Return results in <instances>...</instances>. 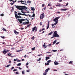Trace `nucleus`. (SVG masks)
Masks as SVG:
<instances>
[{"label": "nucleus", "instance_id": "aec40b11", "mask_svg": "<svg viewBox=\"0 0 75 75\" xmlns=\"http://www.w3.org/2000/svg\"><path fill=\"white\" fill-rule=\"evenodd\" d=\"M2 28V30L3 31H6V29H5L4 28Z\"/></svg>", "mask_w": 75, "mask_h": 75}, {"label": "nucleus", "instance_id": "f257e3e1", "mask_svg": "<svg viewBox=\"0 0 75 75\" xmlns=\"http://www.w3.org/2000/svg\"><path fill=\"white\" fill-rule=\"evenodd\" d=\"M16 8L18 9L19 10H24V9L25 10H27L28 8V7H26L25 6H17L16 5L15 6Z\"/></svg>", "mask_w": 75, "mask_h": 75}, {"label": "nucleus", "instance_id": "9d476101", "mask_svg": "<svg viewBox=\"0 0 75 75\" xmlns=\"http://www.w3.org/2000/svg\"><path fill=\"white\" fill-rule=\"evenodd\" d=\"M7 50H4V51H3V54H6L7 53Z\"/></svg>", "mask_w": 75, "mask_h": 75}, {"label": "nucleus", "instance_id": "2eb2a0df", "mask_svg": "<svg viewBox=\"0 0 75 75\" xmlns=\"http://www.w3.org/2000/svg\"><path fill=\"white\" fill-rule=\"evenodd\" d=\"M48 70H50L49 68H48L47 69H46L45 72H46V73H47V72H48Z\"/></svg>", "mask_w": 75, "mask_h": 75}, {"label": "nucleus", "instance_id": "c9c22d12", "mask_svg": "<svg viewBox=\"0 0 75 75\" xmlns=\"http://www.w3.org/2000/svg\"><path fill=\"white\" fill-rule=\"evenodd\" d=\"M40 60H41V58H39V59H37V61H40Z\"/></svg>", "mask_w": 75, "mask_h": 75}, {"label": "nucleus", "instance_id": "6ab92c4d", "mask_svg": "<svg viewBox=\"0 0 75 75\" xmlns=\"http://www.w3.org/2000/svg\"><path fill=\"white\" fill-rule=\"evenodd\" d=\"M17 18H22V17L21 16H17V18H16V19H17Z\"/></svg>", "mask_w": 75, "mask_h": 75}, {"label": "nucleus", "instance_id": "2f4dec72", "mask_svg": "<svg viewBox=\"0 0 75 75\" xmlns=\"http://www.w3.org/2000/svg\"><path fill=\"white\" fill-rule=\"evenodd\" d=\"M35 50V47H34L33 48H32V51H34Z\"/></svg>", "mask_w": 75, "mask_h": 75}, {"label": "nucleus", "instance_id": "20e7f679", "mask_svg": "<svg viewBox=\"0 0 75 75\" xmlns=\"http://www.w3.org/2000/svg\"><path fill=\"white\" fill-rule=\"evenodd\" d=\"M18 20L21 24V23H22V21H25V20H26V19H19L18 18Z\"/></svg>", "mask_w": 75, "mask_h": 75}, {"label": "nucleus", "instance_id": "c03bdc74", "mask_svg": "<svg viewBox=\"0 0 75 75\" xmlns=\"http://www.w3.org/2000/svg\"><path fill=\"white\" fill-rule=\"evenodd\" d=\"M1 37L2 38H4L5 37L4 36H1Z\"/></svg>", "mask_w": 75, "mask_h": 75}, {"label": "nucleus", "instance_id": "13d9d810", "mask_svg": "<svg viewBox=\"0 0 75 75\" xmlns=\"http://www.w3.org/2000/svg\"><path fill=\"white\" fill-rule=\"evenodd\" d=\"M42 22H41L40 23V25H42Z\"/></svg>", "mask_w": 75, "mask_h": 75}, {"label": "nucleus", "instance_id": "4c0bfd02", "mask_svg": "<svg viewBox=\"0 0 75 75\" xmlns=\"http://www.w3.org/2000/svg\"><path fill=\"white\" fill-rule=\"evenodd\" d=\"M32 17H35V14L34 13L33 15H32Z\"/></svg>", "mask_w": 75, "mask_h": 75}, {"label": "nucleus", "instance_id": "f03ea898", "mask_svg": "<svg viewBox=\"0 0 75 75\" xmlns=\"http://www.w3.org/2000/svg\"><path fill=\"white\" fill-rule=\"evenodd\" d=\"M53 36H54V37H58V38L59 37V35L57 33V31L54 32Z\"/></svg>", "mask_w": 75, "mask_h": 75}, {"label": "nucleus", "instance_id": "f3484780", "mask_svg": "<svg viewBox=\"0 0 75 75\" xmlns=\"http://www.w3.org/2000/svg\"><path fill=\"white\" fill-rule=\"evenodd\" d=\"M35 28H36V26H35L34 28H33L32 31L33 32L34 31V30H35Z\"/></svg>", "mask_w": 75, "mask_h": 75}, {"label": "nucleus", "instance_id": "7ed1b4c3", "mask_svg": "<svg viewBox=\"0 0 75 75\" xmlns=\"http://www.w3.org/2000/svg\"><path fill=\"white\" fill-rule=\"evenodd\" d=\"M60 18V17H58L56 18H55L53 19L54 21V22H58V19H59V18Z\"/></svg>", "mask_w": 75, "mask_h": 75}, {"label": "nucleus", "instance_id": "b1692460", "mask_svg": "<svg viewBox=\"0 0 75 75\" xmlns=\"http://www.w3.org/2000/svg\"><path fill=\"white\" fill-rule=\"evenodd\" d=\"M73 62L72 61H70V62H69V64H72Z\"/></svg>", "mask_w": 75, "mask_h": 75}, {"label": "nucleus", "instance_id": "4be33fe9", "mask_svg": "<svg viewBox=\"0 0 75 75\" xmlns=\"http://www.w3.org/2000/svg\"><path fill=\"white\" fill-rule=\"evenodd\" d=\"M53 33V32L52 31L50 32V33L49 34H48V35H51Z\"/></svg>", "mask_w": 75, "mask_h": 75}, {"label": "nucleus", "instance_id": "72a5a7b5", "mask_svg": "<svg viewBox=\"0 0 75 75\" xmlns=\"http://www.w3.org/2000/svg\"><path fill=\"white\" fill-rule=\"evenodd\" d=\"M35 38V37H34V36H33L32 38V40H33Z\"/></svg>", "mask_w": 75, "mask_h": 75}, {"label": "nucleus", "instance_id": "0eeeda50", "mask_svg": "<svg viewBox=\"0 0 75 75\" xmlns=\"http://www.w3.org/2000/svg\"><path fill=\"white\" fill-rule=\"evenodd\" d=\"M44 17V14H42L40 16V19H42Z\"/></svg>", "mask_w": 75, "mask_h": 75}, {"label": "nucleus", "instance_id": "c85d7f7f", "mask_svg": "<svg viewBox=\"0 0 75 75\" xmlns=\"http://www.w3.org/2000/svg\"><path fill=\"white\" fill-rule=\"evenodd\" d=\"M8 56H11L12 55V54H11L10 53H9L8 54Z\"/></svg>", "mask_w": 75, "mask_h": 75}, {"label": "nucleus", "instance_id": "8fccbe9b", "mask_svg": "<svg viewBox=\"0 0 75 75\" xmlns=\"http://www.w3.org/2000/svg\"><path fill=\"white\" fill-rule=\"evenodd\" d=\"M17 59H14L13 61H17Z\"/></svg>", "mask_w": 75, "mask_h": 75}, {"label": "nucleus", "instance_id": "c756f323", "mask_svg": "<svg viewBox=\"0 0 75 75\" xmlns=\"http://www.w3.org/2000/svg\"><path fill=\"white\" fill-rule=\"evenodd\" d=\"M51 61V60H50L47 61V62H48V63H50V62Z\"/></svg>", "mask_w": 75, "mask_h": 75}, {"label": "nucleus", "instance_id": "4d7b16f0", "mask_svg": "<svg viewBox=\"0 0 75 75\" xmlns=\"http://www.w3.org/2000/svg\"><path fill=\"white\" fill-rule=\"evenodd\" d=\"M41 55H42V54H39L38 55V56H39V57H40L41 56Z\"/></svg>", "mask_w": 75, "mask_h": 75}, {"label": "nucleus", "instance_id": "603ef678", "mask_svg": "<svg viewBox=\"0 0 75 75\" xmlns=\"http://www.w3.org/2000/svg\"><path fill=\"white\" fill-rule=\"evenodd\" d=\"M62 1V0H59V2H61V1Z\"/></svg>", "mask_w": 75, "mask_h": 75}, {"label": "nucleus", "instance_id": "7c9ffc66", "mask_svg": "<svg viewBox=\"0 0 75 75\" xmlns=\"http://www.w3.org/2000/svg\"><path fill=\"white\" fill-rule=\"evenodd\" d=\"M22 74H25V72H24V71H23L22 72Z\"/></svg>", "mask_w": 75, "mask_h": 75}, {"label": "nucleus", "instance_id": "bf43d9fd", "mask_svg": "<svg viewBox=\"0 0 75 75\" xmlns=\"http://www.w3.org/2000/svg\"><path fill=\"white\" fill-rule=\"evenodd\" d=\"M57 13L58 14H59V13H60V12L59 11L57 12Z\"/></svg>", "mask_w": 75, "mask_h": 75}, {"label": "nucleus", "instance_id": "69168bd1", "mask_svg": "<svg viewBox=\"0 0 75 75\" xmlns=\"http://www.w3.org/2000/svg\"><path fill=\"white\" fill-rule=\"evenodd\" d=\"M50 24V22H48V23H47V25H49Z\"/></svg>", "mask_w": 75, "mask_h": 75}, {"label": "nucleus", "instance_id": "5701e85b", "mask_svg": "<svg viewBox=\"0 0 75 75\" xmlns=\"http://www.w3.org/2000/svg\"><path fill=\"white\" fill-rule=\"evenodd\" d=\"M23 10H21V12H22V13H23V14H25V12L24 11H23Z\"/></svg>", "mask_w": 75, "mask_h": 75}, {"label": "nucleus", "instance_id": "79ce46f5", "mask_svg": "<svg viewBox=\"0 0 75 75\" xmlns=\"http://www.w3.org/2000/svg\"><path fill=\"white\" fill-rule=\"evenodd\" d=\"M0 15L1 16H4V14L3 13L2 14H1V15Z\"/></svg>", "mask_w": 75, "mask_h": 75}, {"label": "nucleus", "instance_id": "37998d69", "mask_svg": "<svg viewBox=\"0 0 75 75\" xmlns=\"http://www.w3.org/2000/svg\"><path fill=\"white\" fill-rule=\"evenodd\" d=\"M14 67H12L11 68V70H13V69H14Z\"/></svg>", "mask_w": 75, "mask_h": 75}, {"label": "nucleus", "instance_id": "cd10ccee", "mask_svg": "<svg viewBox=\"0 0 75 75\" xmlns=\"http://www.w3.org/2000/svg\"><path fill=\"white\" fill-rule=\"evenodd\" d=\"M52 51H53L54 52H57V50H53Z\"/></svg>", "mask_w": 75, "mask_h": 75}, {"label": "nucleus", "instance_id": "ddd939ff", "mask_svg": "<svg viewBox=\"0 0 75 75\" xmlns=\"http://www.w3.org/2000/svg\"><path fill=\"white\" fill-rule=\"evenodd\" d=\"M31 10L33 11V12H34V11H35V8L34 7H31Z\"/></svg>", "mask_w": 75, "mask_h": 75}, {"label": "nucleus", "instance_id": "473e14b6", "mask_svg": "<svg viewBox=\"0 0 75 75\" xmlns=\"http://www.w3.org/2000/svg\"><path fill=\"white\" fill-rule=\"evenodd\" d=\"M27 2L28 3H31V1H27Z\"/></svg>", "mask_w": 75, "mask_h": 75}, {"label": "nucleus", "instance_id": "3c124183", "mask_svg": "<svg viewBox=\"0 0 75 75\" xmlns=\"http://www.w3.org/2000/svg\"><path fill=\"white\" fill-rule=\"evenodd\" d=\"M43 47H45V43H44L43 45Z\"/></svg>", "mask_w": 75, "mask_h": 75}, {"label": "nucleus", "instance_id": "a18cd8bd", "mask_svg": "<svg viewBox=\"0 0 75 75\" xmlns=\"http://www.w3.org/2000/svg\"><path fill=\"white\" fill-rule=\"evenodd\" d=\"M16 75H18V72H17L16 73Z\"/></svg>", "mask_w": 75, "mask_h": 75}, {"label": "nucleus", "instance_id": "6e6552de", "mask_svg": "<svg viewBox=\"0 0 75 75\" xmlns=\"http://www.w3.org/2000/svg\"><path fill=\"white\" fill-rule=\"evenodd\" d=\"M62 4H58L56 5V6H58L59 7H64V6L62 5Z\"/></svg>", "mask_w": 75, "mask_h": 75}, {"label": "nucleus", "instance_id": "a211bd4d", "mask_svg": "<svg viewBox=\"0 0 75 75\" xmlns=\"http://www.w3.org/2000/svg\"><path fill=\"white\" fill-rule=\"evenodd\" d=\"M50 57H46L45 59H46V61H47V60H48V59H50Z\"/></svg>", "mask_w": 75, "mask_h": 75}, {"label": "nucleus", "instance_id": "dca6fc26", "mask_svg": "<svg viewBox=\"0 0 75 75\" xmlns=\"http://www.w3.org/2000/svg\"><path fill=\"white\" fill-rule=\"evenodd\" d=\"M67 10H68V9L66 8L61 9V11H67Z\"/></svg>", "mask_w": 75, "mask_h": 75}, {"label": "nucleus", "instance_id": "39448f33", "mask_svg": "<svg viewBox=\"0 0 75 75\" xmlns=\"http://www.w3.org/2000/svg\"><path fill=\"white\" fill-rule=\"evenodd\" d=\"M18 15H22V16H26V17H28V15H26L25 13L22 14L21 13H18Z\"/></svg>", "mask_w": 75, "mask_h": 75}, {"label": "nucleus", "instance_id": "423d86ee", "mask_svg": "<svg viewBox=\"0 0 75 75\" xmlns=\"http://www.w3.org/2000/svg\"><path fill=\"white\" fill-rule=\"evenodd\" d=\"M20 2H21V4H26V1H20Z\"/></svg>", "mask_w": 75, "mask_h": 75}, {"label": "nucleus", "instance_id": "680f3d73", "mask_svg": "<svg viewBox=\"0 0 75 75\" xmlns=\"http://www.w3.org/2000/svg\"><path fill=\"white\" fill-rule=\"evenodd\" d=\"M68 3H67V4L66 5V6H68Z\"/></svg>", "mask_w": 75, "mask_h": 75}, {"label": "nucleus", "instance_id": "58836bf2", "mask_svg": "<svg viewBox=\"0 0 75 75\" xmlns=\"http://www.w3.org/2000/svg\"><path fill=\"white\" fill-rule=\"evenodd\" d=\"M59 42H58L56 43L55 44H56V45H58V44H59Z\"/></svg>", "mask_w": 75, "mask_h": 75}, {"label": "nucleus", "instance_id": "f704fd0d", "mask_svg": "<svg viewBox=\"0 0 75 75\" xmlns=\"http://www.w3.org/2000/svg\"><path fill=\"white\" fill-rule=\"evenodd\" d=\"M13 3H11V5H13V4H14V1H13Z\"/></svg>", "mask_w": 75, "mask_h": 75}, {"label": "nucleus", "instance_id": "9b49d317", "mask_svg": "<svg viewBox=\"0 0 75 75\" xmlns=\"http://www.w3.org/2000/svg\"><path fill=\"white\" fill-rule=\"evenodd\" d=\"M14 32L15 34H16V35L18 34V33H19L18 32H17V31H16V30H14Z\"/></svg>", "mask_w": 75, "mask_h": 75}, {"label": "nucleus", "instance_id": "1a4fd4ad", "mask_svg": "<svg viewBox=\"0 0 75 75\" xmlns=\"http://www.w3.org/2000/svg\"><path fill=\"white\" fill-rule=\"evenodd\" d=\"M15 17L16 18H17V16H18L17 15V12L16 11H15Z\"/></svg>", "mask_w": 75, "mask_h": 75}, {"label": "nucleus", "instance_id": "0e129e2a", "mask_svg": "<svg viewBox=\"0 0 75 75\" xmlns=\"http://www.w3.org/2000/svg\"><path fill=\"white\" fill-rule=\"evenodd\" d=\"M12 9H11V10H14V8H13V7H12Z\"/></svg>", "mask_w": 75, "mask_h": 75}, {"label": "nucleus", "instance_id": "bb28decb", "mask_svg": "<svg viewBox=\"0 0 75 75\" xmlns=\"http://www.w3.org/2000/svg\"><path fill=\"white\" fill-rule=\"evenodd\" d=\"M56 22L54 23V25H56V24H57L58 23V22Z\"/></svg>", "mask_w": 75, "mask_h": 75}, {"label": "nucleus", "instance_id": "412c9836", "mask_svg": "<svg viewBox=\"0 0 75 75\" xmlns=\"http://www.w3.org/2000/svg\"><path fill=\"white\" fill-rule=\"evenodd\" d=\"M45 65H50V64H49V63H45Z\"/></svg>", "mask_w": 75, "mask_h": 75}, {"label": "nucleus", "instance_id": "6e6d98bb", "mask_svg": "<svg viewBox=\"0 0 75 75\" xmlns=\"http://www.w3.org/2000/svg\"><path fill=\"white\" fill-rule=\"evenodd\" d=\"M37 31V28H35V31Z\"/></svg>", "mask_w": 75, "mask_h": 75}, {"label": "nucleus", "instance_id": "864d4df0", "mask_svg": "<svg viewBox=\"0 0 75 75\" xmlns=\"http://www.w3.org/2000/svg\"><path fill=\"white\" fill-rule=\"evenodd\" d=\"M17 52H20V50H18L17 51Z\"/></svg>", "mask_w": 75, "mask_h": 75}, {"label": "nucleus", "instance_id": "052dcab7", "mask_svg": "<svg viewBox=\"0 0 75 75\" xmlns=\"http://www.w3.org/2000/svg\"><path fill=\"white\" fill-rule=\"evenodd\" d=\"M54 71H57V70L54 69Z\"/></svg>", "mask_w": 75, "mask_h": 75}, {"label": "nucleus", "instance_id": "de8ad7c7", "mask_svg": "<svg viewBox=\"0 0 75 75\" xmlns=\"http://www.w3.org/2000/svg\"><path fill=\"white\" fill-rule=\"evenodd\" d=\"M49 9H50V10L51 9H53V8H52V7H51L50 8H49Z\"/></svg>", "mask_w": 75, "mask_h": 75}, {"label": "nucleus", "instance_id": "09e8293b", "mask_svg": "<svg viewBox=\"0 0 75 75\" xmlns=\"http://www.w3.org/2000/svg\"><path fill=\"white\" fill-rule=\"evenodd\" d=\"M44 30H45V28H43L42 29V31H44Z\"/></svg>", "mask_w": 75, "mask_h": 75}, {"label": "nucleus", "instance_id": "a878e982", "mask_svg": "<svg viewBox=\"0 0 75 75\" xmlns=\"http://www.w3.org/2000/svg\"><path fill=\"white\" fill-rule=\"evenodd\" d=\"M21 65V63H19L17 65V66H20V65Z\"/></svg>", "mask_w": 75, "mask_h": 75}, {"label": "nucleus", "instance_id": "f8f14e48", "mask_svg": "<svg viewBox=\"0 0 75 75\" xmlns=\"http://www.w3.org/2000/svg\"><path fill=\"white\" fill-rule=\"evenodd\" d=\"M55 65H57L58 64V63L57 62H56L55 61L54 62Z\"/></svg>", "mask_w": 75, "mask_h": 75}, {"label": "nucleus", "instance_id": "4468645a", "mask_svg": "<svg viewBox=\"0 0 75 75\" xmlns=\"http://www.w3.org/2000/svg\"><path fill=\"white\" fill-rule=\"evenodd\" d=\"M57 40H55L53 42L52 45H54V44H55V43L57 42Z\"/></svg>", "mask_w": 75, "mask_h": 75}, {"label": "nucleus", "instance_id": "e433bc0d", "mask_svg": "<svg viewBox=\"0 0 75 75\" xmlns=\"http://www.w3.org/2000/svg\"><path fill=\"white\" fill-rule=\"evenodd\" d=\"M51 6V3H49L48 4V6Z\"/></svg>", "mask_w": 75, "mask_h": 75}, {"label": "nucleus", "instance_id": "a19ab883", "mask_svg": "<svg viewBox=\"0 0 75 75\" xmlns=\"http://www.w3.org/2000/svg\"><path fill=\"white\" fill-rule=\"evenodd\" d=\"M49 25H47V29H48L49 28Z\"/></svg>", "mask_w": 75, "mask_h": 75}, {"label": "nucleus", "instance_id": "49530a36", "mask_svg": "<svg viewBox=\"0 0 75 75\" xmlns=\"http://www.w3.org/2000/svg\"><path fill=\"white\" fill-rule=\"evenodd\" d=\"M17 71V69H15L13 70V71Z\"/></svg>", "mask_w": 75, "mask_h": 75}, {"label": "nucleus", "instance_id": "338daca9", "mask_svg": "<svg viewBox=\"0 0 75 75\" xmlns=\"http://www.w3.org/2000/svg\"><path fill=\"white\" fill-rule=\"evenodd\" d=\"M28 65V63H26V66H27V65Z\"/></svg>", "mask_w": 75, "mask_h": 75}, {"label": "nucleus", "instance_id": "ea45409f", "mask_svg": "<svg viewBox=\"0 0 75 75\" xmlns=\"http://www.w3.org/2000/svg\"><path fill=\"white\" fill-rule=\"evenodd\" d=\"M43 74L44 75H46L47 74V73L45 72V73H44V74Z\"/></svg>", "mask_w": 75, "mask_h": 75}, {"label": "nucleus", "instance_id": "e2e57ef3", "mask_svg": "<svg viewBox=\"0 0 75 75\" xmlns=\"http://www.w3.org/2000/svg\"><path fill=\"white\" fill-rule=\"evenodd\" d=\"M25 24H28L29 23V22H25Z\"/></svg>", "mask_w": 75, "mask_h": 75}, {"label": "nucleus", "instance_id": "393cba45", "mask_svg": "<svg viewBox=\"0 0 75 75\" xmlns=\"http://www.w3.org/2000/svg\"><path fill=\"white\" fill-rule=\"evenodd\" d=\"M10 66H11V64H8L6 66V68H8V67H9Z\"/></svg>", "mask_w": 75, "mask_h": 75}, {"label": "nucleus", "instance_id": "5fc2aeb1", "mask_svg": "<svg viewBox=\"0 0 75 75\" xmlns=\"http://www.w3.org/2000/svg\"><path fill=\"white\" fill-rule=\"evenodd\" d=\"M51 44H50L48 45L49 47H50V46H51Z\"/></svg>", "mask_w": 75, "mask_h": 75}, {"label": "nucleus", "instance_id": "774afa93", "mask_svg": "<svg viewBox=\"0 0 75 75\" xmlns=\"http://www.w3.org/2000/svg\"><path fill=\"white\" fill-rule=\"evenodd\" d=\"M42 7H44V4H42Z\"/></svg>", "mask_w": 75, "mask_h": 75}]
</instances>
